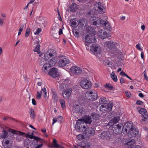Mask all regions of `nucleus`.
Returning <instances> with one entry per match:
<instances>
[{"label": "nucleus", "instance_id": "c756f323", "mask_svg": "<svg viewBox=\"0 0 148 148\" xmlns=\"http://www.w3.org/2000/svg\"><path fill=\"white\" fill-rule=\"evenodd\" d=\"M139 112L142 115V116L145 115H148L146 110L144 108H141L139 110Z\"/></svg>", "mask_w": 148, "mask_h": 148}, {"label": "nucleus", "instance_id": "b1692460", "mask_svg": "<svg viewBox=\"0 0 148 148\" xmlns=\"http://www.w3.org/2000/svg\"><path fill=\"white\" fill-rule=\"evenodd\" d=\"M142 117V119L140 121L141 123L143 124H148V115H145Z\"/></svg>", "mask_w": 148, "mask_h": 148}, {"label": "nucleus", "instance_id": "9d476101", "mask_svg": "<svg viewBox=\"0 0 148 148\" xmlns=\"http://www.w3.org/2000/svg\"><path fill=\"white\" fill-rule=\"evenodd\" d=\"M133 124L131 121H128L125 123L123 126L122 131L125 132V131L126 132H128L133 128Z\"/></svg>", "mask_w": 148, "mask_h": 148}, {"label": "nucleus", "instance_id": "7c9ffc66", "mask_svg": "<svg viewBox=\"0 0 148 148\" xmlns=\"http://www.w3.org/2000/svg\"><path fill=\"white\" fill-rule=\"evenodd\" d=\"M29 110L30 117L32 119H34L36 116L34 110L32 108H29Z\"/></svg>", "mask_w": 148, "mask_h": 148}, {"label": "nucleus", "instance_id": "6e6552de", "mask_svg": "<svg viewBox=\"0 0 148 148\" xmlns=\"http://www.w3.org/2000/svg\"><path fill=\"white\" fill-rule=\"evenodd\" d=\"M84 108L80 104L76 105L74 106L73 108V111L74 112L77 114L78 115H82L83 114Z\"/></svg>", "mask_w": 148, "mask_h": 148}, {"label": "nucleus", "instance_id": "f3484780", "mask_svg": "<svg viewBox=\"0 0 148 148\" xmlns=\"http://www.w3.org/2000/svg\"><path fill=\"white\" fill-rule=\"evenodd\" d=\"M83 123L82 121L80 120L79 119L76 122L75 125V128L78 131H83V129H82Z\"/></svg>", "mask_w": 148, "mask_h": 148}, {"label": "nucleus", "instance_id": "c03bdc74", "mask_svg": "<svg viewBox=\"0 0 148 148\" xmlns=\"http://www.w3.org/2000/svg\"><path fill=\"white\" fill-rule=\"evenodd\" d=\"M98 8L99 10L102 11L103 10V6L101 5V3L100 2H99L97 3Z\"/></svg>", "mask_w": 148, "mask_h": 148}, {"label": "nucleus", "instance_id": "09e8293b", "mask_svg": "<svg viewBox=\"0 0 148 148\" xmlns=\"http://www.w3.org/2000/svg\"><path fill=\"white\" fill-rule=\"evenodd\" d=\"M42 29L41 28H38L36 30V32L34 33V34L35 35H37L39 34L40 32H41Z\"/></svg>", "mask_w": 148, "mask_h": 148}, {"label": "nucleus", "instance_id": "052dcab7", "mask_svg": "<svg viewBox=\"0 0 148 148\" xmlns=\"http://www.w3.org/2000/svg\"><path fill=\"white\" fill-rule=\"evenodd\" d=\"M51 91L52 95H57V93L54 89H52Z\"/></svg>", "mask_w": 148, "mask_h": 148}, {"label": "nucleus", "instance_id": "ea45409f", "mask_svg": "<svg viewBox=\"0 0 148 148\" xmlns=\"http://www.w3.org/2000/svg\"><path fill=\"white\" fill-rule=\"evenodd\" d=\"M30 29L29 27H28L26 30V32L25 34V36L26 37H28L30 33Z\"/></svg>", "mask_w": 148, "mask_h": 148}, {"label": "nucleus", "instance_id": "9b49d317", "mask_svg": "<svg viewBox=\"0 0 148 148\" xmlns=\"http://www.w3.org/2000/svg\"><path fill=\"white\" fill-rule=\"evenodd\" d=\"M55 51L53 49L47 51L44 55L45 60L47 61L50 60L51 58H52L55 55Z\"/></svg>", "mask_w": 148, "mask_h": 148}, {"label": "nucleus", "instance_id": "2f4dec72", "mask_svg": "<svg viewBox=\"0 0 148 148\" xmlns=\"http://www.w3.org/2000/svg\"><path fill=\"white\" fill-rule=\"evenodd\" d=\"M10 141L9 140H7L6 139H4L2 143L3 145H4L5 148H8L9 147L7 145L10 143Z\"/></svg>", "mask_w": 148, "mask_h": 148}, {"label": "nucleus", "instance_id": "6e6d98bb", "mask_svg": "<svg viewBox=\"0 0 148 148\" xmlns=\"http://www.w3.org/2000/svg\"><path fill=\"white\" fill-rule=\"evenodd\" d=\"M32 103L33 105L35 106L37 104L36 101H35V99L34 98H33L32 99Z\"/></svg>", "mask_w": 148, "mask_h": 148}, {"label": "nucleus", "instance_id": "473e14b6", "mask_svg": "<svg viewBox=\"0 0 148 148\" xmlns=\"http://www.w3.org/2000/svg\"><path fill=\"white\" fill-rule=\"evenodd\" d=\"M59 101L62 108L63 109L65 108L66 105L64 100L63 99H60Z\"/></svg>", "mask_w": 148, "mask_h": 148}, {"label": "nucleus", "instance_id": "e433bc0d", "mask_svg": "<svg viewBox=\"0 0 148 148\" xmlns=\"http://www.w3.org/2000/svg\"><path fill=\"white\" fill-rule=\"evenodd\" d=\"M41 93L43 95V96L44 98H46L47 97V92L46 89L45 88H43L41 90Z\"/></svg>", "mask_w": 148, "mask_h": 148}, {"label": "nucleus", "instance_id": "f8f14e48", "mask_svg": "<svg viewBox=\"0 0 148 148\" xmlns=\"http://www.w3.org/2000/svg\"><path fill=\"white\" fill-rule=\"evenodd\" d=\"M80 85L83 88L88 89L91 88V83L86 79L82 80L80 83Z\"/></svg>", "mask_w": 148, "mask_h": 148}, {"label": "nucleus", "instance_id": "423d86ee", "mask_svg": "<svg viewBox=\"0 0 148 148\" xmlns=\"http://www.w3.org/2000/svg\"><path fill=\"white\" fill-rule=\"evenodd\" d=\"M90 51L96 56L99 54L101 51L100 47L98 45L94 44L90 46Z\"/></svg>", "mask_w": 148, "mask_h": 148}, {"label": "nucleus", "instance_id": "680f3d73", "mask_svg": "<svg viewBox=\"0 0 148 148\" xmlns=\"http://www.w3.org/2000/svg\"><path fill=\"white\" fill-rule=\"evenodd\" d=\"M3 20L2 18H0V25H3Z\"/></svg>", "mask_w": 148, "mask_h": 148}, {"label": "nucleus", "instance_id": "72a5a7b5", "mask_svg": "<svg viewBox=\"0 0 148 148\" xmlns=\"http://www.w3.org/2000/svg\"><path fill=\"white\" fill-rule=\"evenodd\" d=\"M52 148H58L60 146V145L57 143L56 140L55 139L53 140V144L51 145Z\"/></svg>", "mask_w": 148, "mask_h": 148}, {"label": "nucleus", "instance_id": "58836bf2", "mask_svg": "<svg viewBox=\"0 0 148 148\" xmlns=\"http://www.w3.org/2000/svg\"><path fill=\"white\" fill-rule=\"evenodd\" d=\"M134 133L132 132L131 136L130 137H135L138 133V130L136 129H135L134 130Z\"/></svg>", "mask_w": 148, "mask_h": 148}, {"label": "nucleus", "instance_id": "f257e3e1", "mask_svg": "<svg viewBox=\"0 0 148 148\" xmlns=\"http://www.w3.org/2000/svg\"><path fill=\"white\" fill-rule=\"evenodd\" d=\"M105 46L108 48V51L111 54L116 55L118 52L119 51L113 42L107 41L105 44Z\"/></svg>", "mask_w": 148, "mask_h": 148}, {"label": "nucleus", "instance_id": "338daca9", "mask_svg": "<svg viewBox=\"0 0 148 148\" xmlns=\"http://www.w3.org/2000/svg\"><path fill=\"white\" fill-rule=\"evenodd\" d=\"M57 121V119L56 118H53V120L52 124H53Z\"/></svg>", "mask_w": 148, "mask_h": 148}, {"label": "nucleus", "instance_id": "3c124183", "mask_svg": "<svg viewBox=\"0 0 148 148\" xmlns=\"http://www.w3.org/2000/svg\"><path fill=\"white\" fill-rule=\"evenodd\" d=\"M125 93L127 97L128 98H130L131 96V95L130 92H128L127 91H125Z\"/></svg>", "mask_w": 148, "mask_h": 148}, {"label": "nucleus", "instance_id": "20e7f679", "mask_svg": "<svg viewBox=\"0 0 148 148\" xmlns=\"http://www.w3.org/2000/svg\"><path fill=\"white\" fill-rule=\"evenodd\" d=\"M84 40L85 41V45L86 46H87L88 47L92 45V43L95 42L96 41V39L94 36L89 34L86 35Z\"/></svg>", "mask_w": 148, "mask_h": 148}, {"label": "nucleus", "instance_id": "a211bd4d", "mask_svg": "<svg viewBox=\"0 0 148 148\" xmlns=\"http://www.w3.org/2000/svg\"><path fill=\"white\" fill-rule=\"evenodd\" d=\"M71 70L72 73H75L77 75L81 73L82 72L81 69L77 66H73L71 67Z\"/></svg>", "mask_w": 148, "mask_h": 148}, {"label": "nucleus", "instance_id": "393cba45", "mask_svg": "<svg viewBox=\"0 0 148 148\" xmlns=\"http://www.w3.org/2000/svg\"><path fill=\"white\" fill-rule=\"evenodd\" d=\"M70 11L73 12H75L78 8V5L76 3H73L69 7Z\"/></svg>", "mask_w": 148, "mask_h": 148}, {"label": "nucleus", "instance_id": "6ab92c4d", "mask_svg": "<svg viewBox=\"0 0 148 148\" xmlns=\"http://www.w3.org/2000/svg\"><path fill=\"white\" fill-rule=\"evenodd\" d=\"M110 135V133L108 132L103 131L101 133L100 137L101 138L105 140L109 139Z\"/></svg>", "mask_w": 148, "mask_h": 148}, {"label": "nucleus", "instance_id": "a19ab883", "mask_svg": "<svg viewBox=\"0 0 148 148\" xmlns=\"http://www.w3.org/2000/svg\"><path fill=\"white\" fill-rule=\"evenodd\" d=\"M3 131L4 133L1 136V137L2 138H5L8 136V134L6 131L3 130Z\"/></svg>", "mask_w": 148, "mask_h": 148}, {"label": "nucleus", "instance_id": "f03ea898", "mask_svg": "<svg viewBox=\"0 0 148 148\" xmlns=\"http://www.w3.org/2000/svg\"><path fill=\"white\" fill-rule=\"evenodd\" d=\"M86 97L88 100L94 101L97 99L98 96L96 91L92 90L89 91H87L86 92Z\"/></svg>", "mask_w": 148, "mask_h": 148}, {"label": "nucleus", "instance_id": "5fc2aeb1", "mask_svg": "<svg viewBox=\"0 0 148 148\" xmlns=\"http://www.w3.org/2000/svg\"><path fill=\"white\" fill-rule=\"evenodd\" d=\"M132 132L134 134V128H133L132 129H131L128 132V134L129 136H131Z\"/></svg>", "mask_w": 148, "mask_h": 148}, {"label": "nucleus", "instance_id": "2eb2a0df", "mask_svg": "<svg viewBox=\"0 0 148 148\" xmlns=\"http://www.w3.org/2000/svg\"><path fill=\"white\" fill-rule=\"evenodd\" d=\"M123 127L122 124L120 123L116 125H115L112 128L113 132L116 134L120 133L121 130V127Z\"/></svg>", "mask_w": 148, "mask_h": 148}, {"label": "nucleus", "instance_id": "bb28decb", "mask_svg": "<svg viewBox=\"0 0 148 148\" xmlns=\"http://www.w3.org/2000/svg\"><path fill=\"white\" fill-rule=\"evenodd\" d=\"M57 61V58H52L51 59H50L49 62V64H50V66H54L56 64Z\"/></svg>", "mask_w": 148, "mask_h": 148}, {"label": "nucleus", "instance_id": "de8ad7c7", "mask_svg": "<svg viewBox=\"0 0 148 148\" xmlns=\"http://www.w3.org/2000/svg\"><path fill=\"white\" fill-rule=\"evenodd\" d=\"M52 98L54 102H56L58 101V97L57 95H52Z\"/></svg>", "mask_w": 148, "mask_h": 148}, {"label": "nucleus", "instance_id": "aec40b11", "mask_svg": "<svg viewBox=\"0 0 148 148\" xmlns=\"http://www.w3.org/2000/svg\"><path fill=\"white\" fill-rule=\"evenodd\" d=\"M102 32V30H100L98 32V34L99 36L102 39H103L106 38H108L110 36L109 34H108L107 33L106 31H104L102 33V34L100 35V34Z\"/></svg>", "mask_w": 148, "mask_h": 148}, {"label": "nucleus", "instance_id": "0eeeda50", "mask_svg": "<svg viewBox=\"0 0 148 148\" xmlns=\"http://www.w3.org/2000/svg\"><path fill=\"white\" fill-rule=\"evenodd\" d=\"M84 19H80L79 20L77 18L71 19L70 20V24L73 27H75L78 25V24L81 23V25L82 26H84V24L82 23L84 21Z\"/></svg>", "mask_w": 148, "mask_h": 148}, {"label": "nucleus", "instance_id": "49530a36", "mask_svg": "<svg viewBox=\"0 0 148 148\" xmlns=\"http://www.w3.org/2000/svg\"><path fill=\"white\" fill-rule=\"evenodd\" d=\"M73 33L75 36L77 38H78L79 36V34L78 32L76 31V30H73Z\"/></svg>", "mask_w": 148, "mask_h": 148}, {"label": "nucleus", "instance_id": "79ce46f5", "mask_svg": "<svg viewBox=\"0 0 148 148\" xmlns=\"http://www.w3.org/2000/svg\"><path fill=\"white\" fill-rule=\"evenodd\" d=\"M29 138L31 139H34L35 140H36L37 141L39 139H40L37 136H32L31 135H29Z\"/></svg>", "mask_w": 148, "mask_h": 148}, {"label": "nucleus", "instance_id": "bf43d9fd", "mask_svg": "<svg viewBox=\"0 0 148 148\" xmlns=\"http://www.w3.org/2000/svg\"><path fill=\"white\" fill-rule=\"evenodd\" d=\"M42 24L44 25L43 26H44V27H46V25L48 23V22L46 21H44L42 23Z\"/></svg>", "mask_w": 148, "mask_h": 148}, {"label": "nucleus", "instance_id": "4d7b16f0", "mask_svg": "<svg viewBox=\"0 0 148 148\" xmlns=\"http://www.w3.org/2000/svg\"><path fill=\"white\" fill-rule=\"evenodd\" d=\"M126 74L123 71H122L120 73V75L123 76H125Z\"/></svg>", "mask_w": 148, "mask_h": 148}, {"label": "nucleus", "instance_id": "4c0bfd02", "mask_svg": "<svg viewBox=\"0 0 148 148\" xmlns=\"http://www.w3.org/2000/svg\"><path fill=\"white\" fill-rule=\"evenodd\" d=\"M105 28L109 30L111 28V26L109 23L107 21H106V24H105L104 27Z\"/></svg>", "mask_w": 148, "mask_h": 148}, {"label": "nucleus", "instance_id": "69168bd1", "mask_svg": "<svg viewBox=\"0 0 148 148\" xmlns=\"http://www.w3.org/2000/svg\"><path fill=\"white\" fill-rule=\"evenodd\" d=\"M43 145L42 144H41L37 145L36 147L34 148H41L42 146Z\"/></svg>", "mask_w": 148, "mask_h": 148}, {"label": "nucleus", "instance_id": "412c9836", "mask_svg": "<svg viewBox=\"0 0 148 148\" xmlns=\"http://www.w3.org/2000/svg\"><path fill=\"white\" fill-rule=\"evenodd\" d=\"M135 141L133 139L128 140L127 142L125 144L126 146L128 148H134L133 145L135 143Z\"/></svg>", "mask_w": 148, "mask_h": 148}, {"label": "nucleus", "instance_id": "c85d7f7f", "mask_svg": "<svg viewBox=\"0 0 148 148\" xmlns=\"http://www.w3.org/2000/svg\"><path fill=\"white\" fill-rule=\"evenodd\" d=\"M37 45L35 48L34 49L33 51L34 52H37L38 53H39L40 52V45L39 44V42L37 41L36 42Z\"/></svg>", "mask_w": 148, "mask_h": 148}, {"label": "nucleus", "instance_id": "1a4fd4ad", "mask_svg": "<svg viewBox=\"0 0 148 148\" xmlns=\"http://www.w3.org/2000/svg\"><path fill=\"white\" fill-rule=\"evenodd\" d=\"M72 92V89L71 87L67 86L64 89L62 94L63 97L66 99H69Z\"/></svg>", "mask_w": 148, "mask_h": 148}, {"label": "nucleus", "instance_id": "4be33fe9", "mask_svg": "<svg viewBox=\"0 0 148 148\" xmlns=\"http://www.w3.org/2000/svg\"><path fill=\"white\" fill-rule=\"evenodd\" d=\"M86 134L89 136H92L95 133V131L94 129L91 127L86 128Z\"/></svg>", "mask_w": 148, "mask_h": 148}, {"label": "nucleus", "instance_id": "8fccbe9b", "mask_svg": "<svg viewBox=\"0 0 148 148\" xmlns=\"http://www.w3.org/2000/svg\"><path fill=\"white\" fill-rule=\"evenodd\" d=\"M41 93L39 91H38L37 93L36 97L38 99H40L41 97Z\"/></svg>", "mask_w": 148, "mask_h": 148}, {"label": "nucleus", "instance_id": "7ed1b4c3", "mask_svg": "<svg viewBox=\"0 0 148 148\" xmlns=\"http://www.w3.org/2000/svg\"><path fill=\"white\" fill-rule=\"evenodd\" d=\"M107 21H105L102 19H95L92 18H91L90 20V22L91 25H93L97 26L100 25L103 27L104 26Z\"/></svg>", "mask_w": 148, "mask_h": 148}, {"label": "nucleus", "instance_id": "603ef678", "mask_svg": "<svg viewBox=\"0 0 148 148\" xmlns=\"http://www.w3.org/2000/svg\"><path fill=\"white\" fill-rule=\"evenodd\" d=\"M136 47L137 49H138V50L141 51L143 50V49L140 47V44H138L136 45Z\"/></svg>", "mask_w": 148, "mask_h": 148}, {"label": "nucleus", "instance_id": "4468645a", "mask_svg": "<svg viewBox=\"0 0 148 148\" xmlns=\"http://www.w3.org/2000/svg\"><path fill=\"white\" fill-rule=\"evenodd\" d=\"M48 74L54 78H55L59 76L58 70L55 67L53 68L48 72Z\"/></svg>", "mask_w": 148, "mask_h": 148}, {"label": "nucleus", "instance_id": "f704fd0d", "mask_svg": "<svg viewBox=\"0 0 148 148\" xmlns=\"http://www.w3.org/2000/svg\"><path fill=\"white\" fill-rule=\"evenodd\" d=\"M100 103L102 104H106L107 103V101L106 98L105 97H103L100 98L99 100Z\"/></svg>", "mask_w": 148, "mask_h": 148}, {"label": "nucleus", "instance_id": "13d9d810", "mask_svg": "<svg viewBox=\"0 0 148 148\" xmlns=\"http://www.w3.org/2000/svg\"><path fill=\"white\" fill-rule=\"evenodd\" d=\"M120 81L121 83H125V80L123 78L121 77L120 79Z\"/></svg>", "mask_w": 148, "mask_h": 148}, {"label": "nucleus", "instance_id": "5701e85b", "mask_svg": "<svg viewBox=\"0 0 148 148\" xmlns=\"http://www.w3.org/2000/svg\"><path fill=\"white\" fill-rule=\"evenodd\" d=\"M120 119V118L118 116L114 117L110 121L108 124L110 126L113 125L114 124L117 123Z\"/></svg>", "mask_w": 148, "mask_h": 148}, {"label": "nucleus", "instance_id": "ddd939ff", "mask_svg": "<svg viewBox=\"0 0 148 148\" xmlns=\"http://www.w3.org/2000/svg\"><path fill=\"white\" fill-rule=\"evenodd\" d=\"M69 63V60L66 58H64L60 59L58 62V66L63 67Z\"/></svg>", "mask_w": 148, "mask_h": 148}, {"label": "nucleus", "instance_id": "39448f33", "mask_svg": "<svg viewBox=\"0 0 148 148\" xmlns=\"http://www.w3.org/2000/svg\"><path fill=\"white\" fill-rule=\"evenodd\" d=\"M113 105L112 102L106 105L102 104L100 107L99 110L101 112L103 113L109 112L112 110Z\"/></svg>", "mask_w": 148, "mask_h": 148}, {"label": "nucleus", "instance_id": "dca6fc26", "mask_svg": "<svg viewBox=\"0 0 148 148\" xmlns=\"http://www.w3.org/2000/svg\"><path fill=\"white\" fill-rule=\"evenodd\" d=\"M79 119L82 121L83 123H85L86 124V123L90 124L92 122L90 116L87 115L83 116L82 119Z\"/></svg>", "mask_w": 148, "mask_h": 148}, {"label": "nucleus", "instance_id": "37998d69", "mask_svg": "<svg viewBox=\"0 0 148 148\" xmlns=\"http://www.w3.org/2000/svg\"><path fill=\"white\" fill-rule=\"evenodd\" d=\"M105 87L106 88H108L110 90H111L113 88V86L110 84H106L105 85Z\"/></svg>", "mask_w": 148, "mask_h": 148}, {"label": "nucleus", "instance_id": "774afa93", "mask_svg": "<svg viewBox=\"0 0 148 148\" xmlns=\"http://www.w3.org/2000/svg\"><path fill=\"white\" fill-rule=\"evenodd\" d=\"M62 30L61 28L59 29V34L60 35L62 34Z\"/></svg>", "mask_w": 148, "mask_h": 148}, {"label": "nucleus", "instance_id": "cd10ccee", "mask_svg": "<svg viewBox=\"0 0 148 148\" xmlns=\"http://www.w3.org/2000/svg\"><path fill=\"white\" fill-rule=\"evenodd\" d=\"M91 116L94 120H98L100 119V115L95 113H92Z\"/></svg>", "mask_w": 148, "mask_h": 148}, {"label": "nucleus", "instance_id": "0e129e2a", "mask_svg": "<svg viewBox=\"0 0 148 148\" xmlns=\"http://www.w3.org/2000/svg\"><path fill=\"white\" fill-rule=\"evenodd\" d=\"M11 132L13 134H17L18 133H17L16 132H16V130H12V129H11Z\"/></svg>", "mask_w": 148, "mask_h": 148}, {"label": "nucleus", "instance_id": "a18cd8bd", "mask_svg": "<svg viewBox=\"0 0 148 148\" xmlns=\"http://www.w3.org/2000/svg\"><path fill=\"white\" fill-rule=\"evenodd\" d=\"M24 25H22L20 27L19 30H18V36H19L21 34V32L22 31H23V27H24Z\"/></svg>", "mask_w": 148, "mask_h": 148}, {"label": "nucleus", "instance_id": "a878e982", "mask_svg": "<svg viewBox=\"0 0 148 148\" xmlns=\"http://www.w3.org/2000/svg\"><path fill=\"white\" fill-rule=\"evenodd\" d=\"M51 66L50 64H49V63H46L43 65L42 70L45 73H46L47 71V70Z\"/></svg>", "mask_w": 148, "mask_h": 148}, {"label": "nucleus", "instance_id": "864d4df0", "mask_svg": "<svg viewBox=\"0 0 148 148\" xmlns=\"http://www.w3.org/2000/svg\"><path fill=\"white\" fill-rule=\"evenodd\" d=\"M136 104L138 105H142L143 104V103L142 101L140 100H137L136 102Z\"/></svg>", "mask_w": 148, "mask_h": 148}, {"label": "nucleus", "instance_id": "c9c22d12", "mask_svg": "<svg viewBox=\"0 0 148 148\" xmlns=\"http://www.w3.org/2000/svg\"><path fill=\"white\" fill-rule=\"evenodd\" d=\"M110 75L112 79L114 82H116L117 81V76L114 72H112Z\"/></svg>", "mask_w": 148, "mask_h": 148}, {"label": "nucleus", "instance_id": "e2e57ef3", "mask_svg": "<svg viewBox=\"0 0 148 148\" xmlns=\"http://www.w3.org/2000/svg\"><path fill=\"white\" fill-rule=\"evenodd\" d=\"M22 138L20 136V135H19L18 136L16 137V140L18 141H21V140H22Z\"/></svg>", "mask_w": 148, "mask_h": 148}]
</instances>
